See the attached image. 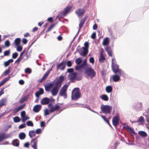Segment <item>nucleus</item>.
<instances>
[{
	"instance_id": "13d9d810",
	"label": "nucleus",
	"mask_w": 149,
	"mask_h": 149,
	"mask_svg": "<svg viewBox=\"0 0 149 149\" xmlns=\"http://www.w3.org/2000/svg\"><path fill=\"white\" fill-rule=\"evenodd\" d=\"M96 36V34L95 32H93L92 33L91 36V38L92 39H94L95 38Z\"/></svg>"
},
{
	"instance_id": "a211bd4d",
	"label": "nucleus",
	"mask_w": 149,
	"mask_h": 149,
	"mask_svg": "<svg viewBox=\"0 0 149 149\" xmlns=\"http://www.w3.org/2000/svg\"><path fill=\"white\" fill-rule=\"evenodd\" d=\"M54 85V84L52 83H50L49 84H47L45 85V90L46 91H49L50 89Z\"/></svg>"
},
{
	"instance_id": "bb28decb",
	"label": "nucleus",
	"mask_w": 149,
	"mask_h": 149,
	"mask_svg": "<svg viewBox=\"0 0 149 149\" xmlns=\"http://www.w3.org/2000/svg\"><path fill=\"white\" fill-rule=\"evenodd\" d=\"M49 73V72H47L42 77L41 79L39 81V82L40 83H41L43 81L46 79L47 77H48Z\"/></svg>"
},
{
	"instance_id": "de8ad7c7",
	"label": "nucleus",
	"mask_w": 149,
	"mask_h": 149,
	"mask_svg": "<svg viewBox=\"0 0 149 149\" xmlns=\"http://www.w3.org/2000/svg\"><path fill=\"white\" fill-rule=\"evenodd\" d=\"M18 56V54L17 53L15 52L13 53L12 55V58L14 59L16 58Z\"/></svg>"
},
{
	"instance_id": "bf43d9fd",
	"label": "nucleus",
	"mask_w": 149,
	"mask_h": 149,
	"mask_svg": "<svg viewBox=\"0 0 149 149\" xmlns=\"http://www.w3.org/2000/svg\"><path fill=\"white\" fill-rule=\"evenodd\" d=\"M26 127V125L25 123L21 124L19 126V129H22Z\"/></svg>"
},
{
	"instance_id": "49530a36",
	"label": "nucleus",
	"mask_w": 149,
	"mask_h": 149,
	"mask_svg": "<svg viewBox=\"0 0 149 149\" xmlns=\"http://www.w3.org/2000/svg\"><path fill=\"white\" fill-rule=\"evenodd\" d=\"M54 25L52 24L50 26L47 30V32H48L50 31L54 26Z\"/></svg>"
},
{
	"instance_id": "2f4dec72",
	"label": "nucleus",
	"mask_w": 149,
	"mask_h": 149,
	"mask_svg": "<svg viewBox=\"0 0 149 149\" xmlns=\"http://www.w3.org/2000/svg\"><path fill=\"white\" fill-rule=\"evenodd\" d=\"M106 90L107 93H110L112 91V87L111 86H108L106 87Z\"/></svg>"
},
{
	"instance_id": "7c9ffc66",
	"label": "nucleus",
	"mask_w": 149,
	"mask_h": 149,
	"mask_svg": "<svg viewBox=\"0 0 149 149\" xmlns=\"http://www.w3.org/2000/svg\"><path fill=\"white\" fill-rule=\"evenodd\" d=\"M20 39L19 38H16L14 42L15 45V46H18L20 44Z\"/></svg>"
},
{
	"instance_id": "393cba45",
	"label": "nucleus",
	"mask_w": 149,
	"mask_h": 149,
	"mask_svg": "<svg viewBox=\"0 0 149 149\" xmlns=\"http://www.w3.org/2000/svg\"><path fill=\"white\" fill-rule=\"evenodd\" d=\"M125 128L127 131H129L131 133L135 134V132L134 130L133 129H132L131 127H129L127 125L124 127Z\"/></svg>"
},
{
	"instance_id": "a18cd8bd",
	"label": "nucleus",
	"mask_w": 149,
	"mask_h": 149,
	"mask_svg": "<svg viewBox=\"0 0 149 149\" xmlns=\"http://www.w3.org/2000/svg\"><path fill=\"white\" fill-rule=\"evenodd\" d=\"M22 118V122H24L26 120L29 119L30 118L29 117L26 116H24Z\"/></svg>"
},
{
	"instance_id": "680f3d73",
	"label": "nucleus",
	"mask_w": 149,
	"mask_h": 149,
	"mask_svg": "<svg viewBox=\"0 0 149 149\" xmlns=\"http://www.w3.org/2000/svg\"><path fill=\"white\" fill-rule=\"evenodd\" d=\"M19 83L20 84L23 85L24 84V81L23 80L21 79L19 81Z\"/></svg>"
},
{
	"instance_id": "37998d69",
	"label": "nucleus",
	"mask_w": 149,
	"mask_h": 149,
	"mask_svg": "<svg viewBox=\"0 0 149 149\" xmlns=\"http://www.w3.org/2000/svg\"><path fill=\"white\" fill-rule=\"evenodd\" d=\"M81 65L83 68L85 69V66H87L86 60Z\"/></svg>"
},
{
	"instance_id": "4be33fe9",
	"label": "nucleus",
	"mask_w": 149,
	"mask_h": 149,
	"mask_svg": "<svg viewBox=\"0 0 149 149\" xmlns=\"http://www.w3.org/2000/svg\"><path fill=\"white\" fill-rule=\"evenodd\" d=\"M110 40L109 38L106 37L103 40L102 45L104 46L108 45L109 43Z\"/></svg>"
},
{
	"instance_id": "72a5a7b5",
	"label": "nucleus",
	"mask_w": 149,
	"mask_h": 149,
	"mask_svg": "<svg viewBox=\"0 0 149 149\" xmlns=\"http://www.w3.org/2000/svg\"><path fill=\"white\" fill-rule=\"evenodd\" d=\"M139 134L141 136L143 137H146L147 136V133L143 131H140L139 132Z\"/></svg>"
},
{
	"instance_id": "e433bc0d",
	"label": "nucleus",
	"mask_w": 149,
	"mask_h": 149,
	"mask_svg": "<svg viewBox=\"0 0 149 149\" xmlns=\"http://www.w3.org/2000/svg\"><path fill=\"white\" fill-rule=\"evenodd\" d=\"M25 104H24L23 105L20 106L17 108V111H18L22 109L25 107Z\"/></svg>"
},
{
	"instance_id": "ea45409f",
	"label": "nucleus",
	"mask_w": 149,
	"mask_h": 149,
	"mask_svg": "<svg viewBox=\"0 0 149 149\" xmlns=\"http://www.w3.org/2000/svg\"><path fill=\"white\" fill-rule=\"evenodd\" d=\"M25 72L26 73L30 74L31 72V70L30 68H27L25 70Z\"/></svg>"
},
{
	"instance_id": "3c124183",
	"label": "nucleus",
	"mask_w": 149,
	"mask_h": 149,
	"mask_svg": "<svg viewBox=\"0 0 149 149\" xmlns=\"http://www.w3.org/2000/svg\"><path fill=\"white\" fill-rule=\"evenodd\" d=\"M144 118L143 116H141L139 119L138 122L142 123V122H144Z\"/></svg>"
},
{
	"instance_id": "c9c22d12",
	"label": "nucleus",
	"mask_w": 149,
	"mask_h": 149,
	"mask_svg": "<svg viewBox=\"0 0 149 149\" xmlns=\"http://www.w3.org/2000/svg\"><path fill=\"white\" fill-rule=\"evenodd\" d=\"M83 52H82L83 56H86L88 53V49L85 48L83 47Z\"/></svg>"
},
{
	"instance_id": "cd10ccee",
	"label": "nucleus",
	"mask_w": 149,
	"mask_h": 149,
	"mask_svg": "<svg viewBox=\"0 0 149 149\" xmlns=\"http://www.w3.org/2000/svg\"><path fill=\"white\" fill-rule=\"evenodd\" d=\"M29 137L32 138L36 136V132L34 130H31L29 132Z\"/></svg>"
},
{
	"instance_id": "9d476101",
	"label": "nucleus",
	"mask_w": 149,
	"mask_h": 149,
	"mask_svg": "<svg viewBox=\"0 0 149 149\" xmlns=\"http://www.w3.org/2000/svg\"><path fill=\"white\" fill-rule=\"evenodd\" d=\"M9 137V136L4 133L0 134V142Z\"/></svg>"
},
{
	"instance_id": "79ce46f5",
	"label": "nucleus",
	"mask_w": 149,
	"mask_h": 149,
	"mask_svg": "<svg viewBox=\"0 0 149 149\" xmlns=\"http://www.w3.org/2000/svg\"><path fill=\"white\" fill-rule=\"evenodd\" d=\"M26 125L29 126H33V124L32 122L31 121H28L26 123Z\"/></svg>"
},
{
	"instance_id": "58836bf2",
	"label": "nucleus",
	"mask_w": 149,
	"mask_h": 149,
	"mask_svg": "<svg viewBox=\"0 0 149 149\" xmlns=\"http://www.w3.org/2000/svg\"><path fill=\"white\" fill-rule=\"evenodd\" d=\"M14 121L15 123H17L20 121V119L17 116H15L13 118Z\"/></svg>"
},
{
	"instance_id": "dca6fc26",
	"label": "nucleus",
	"mask_w": 149,
	"mask_h": 149,
	"mask_svg": "<svg viewBox=\"0 0 149 149\" xmlns=\"http://www.w3.org/2000/svg\"><path fill=\"white\" fill-rule=\"evenodd\" d=\"M49 101L50 99L49 98L45 97L41 100V103L42 104L45 105L48 104Z\"/></svg>"
},
{
	"instance_id": "2eb2a0df",
	"label": "nucleus",
	"mask_w": 149,
	"mask_h": 149,
	"mask_svg": "<svg viewBox=\"0 0 149 149\" xmlns=\"http://www.w3.org/2000/svg\"><path fill=\"white\" fill-rule=\"evenodd\" d=\"M121 75H119L118 74L113 75L112 77V79L113 81L117 82L120 80V77Z\"/></svg>"
},
{
	"instance_id": "c85d7f7f",
	"label": "nucleus",
	"mask_w": 149,
	"mask_h": 149,
	"mask_svg": "<svg viewBox=\"0 0 149 149\" xmlns=\"http://www.w3.org/2000/svg\"><path fill=\"white\" fill-rule=\"evenodd\" d=\"M12 144L14 146H18L19 145V141L17 139H15L13 141Z\"/></svg>"
},
{
	"instance_id": "6ab92c4d",
	"label": "nucleus",
	"mask_w": 149,
	"mask_h": 149,
	"mask_svg": "<svg viewBox=\"0 0 149 149\" xmlns=\"http://www.w3.org/2000/svg\"><path fill=\"white\" fill-rule=\"evenodd\" d=\"M41 106L40 105L38 104L34 106L33 110L35 112H38L41 109Z\"/></svg>"
},
{
	"instance_id": "20e7f679",
	"label": "nucleus",
	"mask_w": 149,
	"mask_h": 149,
	"mask_svg": "<svg viewBox=\"0 0 149 149\" xmlns=\"http://www.w3.org/2000/svg\"><path fill=\"white\" fill-rule=\"evenodd\" d=\"M100 109L103 113L110 114L111 113V110L112 109V107L107 105H102L101 106Z\"/></svg>"
},
{
	"instance_id": "9b49d317",
	"label": "nucleus",
	"mask_w": 149,
	"mask_h": 149,
	"mask_svg": "<svg viewBox=\"0 0 149 149\" xmlns=\"http://www.w3.org/2000/svg\"><path fill=\"white\" fill-rule=\"evenodd\" d=\"M65 65L64 64V62L63 61L57 65V69H59L60 70H63L65 69Z\"/></svg>"
},
{
	"instance_id": "0e129e2a",
	"label": "nucleus",
	"mask_w": 149,
	"mask_h": 149,
	"mask_svg": "<svg viewBox=\"0 0 149 149\" xmlns=\"http://www.w3.org/2000/svg\"><path fill=\"white\" fill-rule=\"evenodd\" d=\"M38 91L41 95L44 93V90L42 88H40Z\"/></svg>"
},
{
	"instance_id": "4468645a",
	"label": "nucleus",
	"mask_w": 149,
	"mask_h": 149,
	"mask_svg": "<svg viewBox=\"0 0 149 149\" xmlns=\"http://www.w3.org/2000/svg\"><path fill=\"white\" fill-rule=\"evenodd\" d=\"M87 18V17L86 16H85L83 19L81 20L79 24V31L84 25Z\"/></svg>"
},
{
	"instance_id": "f257e3e1",
	"label": "nucleus",
	"mask_w": 149,
	"mask_h": 149,
	"mask_svg": "<svg viewBox=\"0 0 149 149\" xmlns=\"http://www.w3.org/2000/svg\"><path fill=\"white\" fill-rule=\"evenodd\" d=\"M81 94L79 88H74L72 91L71 93V99L72 100H77L81 97Z\"/></svg>"
},
{
	"instance_id": "09e8293b",
	"label": "nucleus",
	"mask_w": 149,
	"mask_h": 149,
	"mask_svg": "<svg viewBox=\"0 0 149 149\" xmlns=\"http://www.w3.org/2000/svg\"><path fill=\"white\" fill-rule=\"evenodd\" d=\"M84 47H83L88 49V48H89V43L88 42H86L84 43Z\"/></svg>"
},
{
	"instance_id": "4d7b16f0",
	"label": "nucleus",
	"mask_w": 149,
	"mask_h": 149,
	"mask_svg": "<svg viewBox=\"0 0 149 149\" xmlns=\"http://www.w3.org/2000/svg\"><path fill=\"white\" fill-rule=\"evenodd\" d=\"M89 61L90 63L93 64L94 62V58L93 57H91L89 58Z\"/></svg>"
},
{
	"instance_id": "6e6552de",
	"label": "nucleus",
	"mask_w": 149,
	"mask_h": 149,
	"mask_svg": "<svg viewBox=\"0 0 149 149\" xmlns=\"http://www.w3.org/2000/svg\"><path fill=\"white\" fill-rule=\"evenodd\" d=\"M119 118L118 116H116L113 117L112 119L113 125L116 127L119 123Z\"/></svg>"
},
{
	"instance_id": "f3484780",
	"label": "nucleus",
	"mask_w": 149,
	"mask_h": 149,
	"mask_svg": "<svg viewBox=\"0 0 149 149\" xmlns=\"http://www.w3.org/2000/svg\"><path fill=\"white\" fill-rule=\"evenodd\" d=\"M7 100L6 98H3L0 100V108L3 106L6 105Z\"/></svg>"
},
{
	"instance_id": "f03ea898",
	"label": "nucleus",
	"mask_w": 149,
	"mask_h": 149,
	"mask_svg": "<svg viewBox=\"0 0 149 149\" xmlns=\"http://www.w3.org/2000/svg\"><path fill=\"white\" fill-rule=\"evenodd\" d=\"M114 59L112 58V70L115 74H118L119 75H122L123 72L122 70L119 68V66L113 62Z\"/></svg>"
},
{
	"instance_id": "ddd939ff",
	"label": "nucleus",
	"mask_w": 149,
	"mask_h": 149,
	"mask_svg": "<svg viewBox=\"0 0 149 149\" xmlns=\"http://www.w3.org/2000/svg\"><path fill=\"white\" fill-rule=\"evenodd\" d=\"M69 10H65L64 11L60 13L58 15L57 17H58L62 18L66 16Z\"/></svg>"
},
{
	"instance_id": "412c9836",
	"label": "nucleus",
	"mask_w": 149,
	"mask_h": 149,
	"mask_svg": "<svg viewBox=\"0 0 149 149\" xmlns=\"http://www.w3.org/2000/svg\"><path fill=\"white\" fill-rule=\"evenodd\" d=\"M77 73L74 72L69 75L70 79L71 81H72L74 80L77 77Z\"/></svg>"
},
{
	"instance_id": "6e6d98bb",
	"label": "nucleus",
	"mask_w": 149,
	"mask_h": 149,
	"mask_svg": "<svg viewBox=\"0 0 149 149\" xmlns=\"http://www.w3.org/2000/svg\"><path fill=\"white\" fill-rule=\"evenodd\" d=\"M4 88H2L1 89V90L0 91V96H1L4 93Z\"/></svg>"
},
{
	"instance_id": "774afa93",
	"label": "nucleus",
	"mask_w": 149,
	"mask_h": 149,
	"mask_svg": "<svg viewBox=\"0 0 149 149\" xmlns=\"http://www.w3.org/2000/svg\"><path fill=\"white\" fill-rule=\"evenodd\" d=\"M49 111L47 109H46L45 111V116L49 115Z\"/></svg>"
},
{
	"instance_id": "69168bd1",
	"label": "nucleus",
	"mask_w": 149,
	"mask_h": 149,
	"mask_svg": "<svg viewBox=\"0 0 149 149\" xmlns=\"http://www.w3.org/2000/svg\"><path fill=\"white\" fill-rule=\"evenodd\" d=\"M28 41L26 38H24L22 39V42L24 44H26L27 43Z\"/></svg>"
},
{
	"instance_id": "0eeeda50",
	"label": "nucleus",
	"mask_w": 149,
	"mask_h": 149,
	"mask_svg": "<svg viewBox=\"0 0 149 149\" xmlns=\"http://www.w3.org/2000/svg\"><path fill=\"white\" fill-rule=\"evenodd\" d=\"M61 87L55 84V86L51 90V93L53 96H54L57 95Z\"/></svg>"
},
{
	"instance_id": "a878e982",
	"label": "nucleus",
	"mask_w": 149,
	"mask_h": 149,
	"mask_svg": "<svg viewBox=\"0 0 149 149\" xmlns=\"http://www.w3.org/2000/svg\"><path fill=\"white\" fill-rule=\"evenodd\" d=\"M105 50L107 52V53L109 56H112V53L111 49L110 47H107L105 48Z\"/></svg>"
},
{
	"instance_id": "c756f323",
	"label": "nucleus",
	"mask_w": 149,
	"mask_h": 149,
	"mask_svg": "<svg viewBox=\"0 0 149 149\" xmlns=\"http://www.w3.org/2000/svg\"><path fill=\"white\" fill-rule=\"evenodd\" d=\"M106 60V58L103 55L102 53L101 52L100 53V56L99 58V61L100 62H103L105 60Z\"/></svg>"
},
{
	"instance_id": "8fccbe9b",
	"label": "nucleus",
	"mask_w": 149,
	"mask_h": 149,
	"mask_svg": "<svg viewBox=\"0 0 149 149\" xmlns=\"http://www.w3.org/2000/svg\"><path fill=\"white\" fill-rule=\"evenodd\" d=\"M10 53V50H6L4 52V55L5 56H8Z\"/></svg>"
},
{
	"instance_id": "b1692460",
	"label": "nucleus",
	"mask_w": 149,
	"mask_h": 149,
	"mask_svg": "<svg viewBox=\"0 0 149 149\" xmlns=\"http://www.w3.org/2000/svg\"><path fill=\"white\" fill-rule=\"evenodd\" d=\"M60 108V106L56 104L55 107H53L51 109H50L49 110V111L52 113L54 112L55 111H56Z\"/></svg>"
},
{
	"instance_id": "1a4fd4ad",
	"label": "nucleus",
	"mask_w": 149,
	"mask_h": 149,
	"mask_svg": "<svg viewBox=\"0 0 149 149\" xmlns=\"http://www.w3.org/2000/svg\"><path fill=\"white\" fill-rule=\"evenodd\" d=\"M64 77L63 76H61L59 77L58 79L56 81L55 84L61 87V83L64 81Z\"/></svg>"
},
{
	"instance_id": "4c0bfd02",
	"label": "nucleus",
	"mask_w": 149,
	"mask_h": 149,
	"mask_svg": "<svg viewBox=\"0 0 149 149\" xmlns=\"http://www.w3.org/2000/svg\"><path fill=\"white\" fill-rule=\"evenodd\" d=\"M82 61L80 58H79L76 59L75 61V63L78 65H79L81 62Z\"/></svg>"
},
{
	"instance_id": "f704fd0d",
	"label": "nucleus",
	"mask_w": 149,
	"mask_h": 149,
	"mask_svg": "<svg viewBox=\"0 0 149 149\" xmlns=\"http://www.w3.org/2000/svg\"><path fill=\"white\" fill-rule=\"evenodd\" d=\"M101 98L103 100L105 101H107L109 98L106 95L103 94L101 96Z\"/></svg>"
},
{
	"instance_id": "603ef678",
	"label": "nucleus",
	"mask_w": 149,
	"mask_h": 149,
	"mask_svg": "<svg viewBox=\"0 0 149 149\" xmlns=\"http://www.w3.org/2000/svg\"><path fill=\"white\" fill-rule=\"evenodd\" d=\"M17 46V50L18 51L20 52L22 50V47L21 46L19 45Z\"/></svg>"
},
{
	"instance_id": "864d4df0",
	"label": "nucleus",
	"mask_w": 149,
	"mask_h": 149,
	"mask_svg": "<svg viewBox=\"0 0 149 149\" xmlns=\"http://www.w3.org/2000/svg\"><path fill=\"white\" fill-rule=\"evenodd\" d=\"M66 65L68 67H70L72 65L71 62L70 61H69L66 62Z\"/></svg>"
},
{
	"instance_id": "f8f14e48",
	"label": "nucleus",
	"mask_w": 149,
	"mask_h": 149,
	"mask_svg": "<svg viewBox=\"0 0 149 149\" xmlns=\"http://www.w3.org/2000/svg\"><path fill=\"white\" fill-rule=\"evenodd\" d=\"M85 12L84 10H77L75 11L76 14L79 17H81Z\"/></svg>"
},
{
	"instance_id": "a19ab883",
	"label": "nucleus",
	"mask_w": 149,
	"mask_h": 149,
	"mask_svg": "<svg viewBox=\"0 0 149 149\" xmlns=\"http://www.w3.org/2000/svg\"><path fill=\"white\" fill-rule=\"evenodd\" d=\"M10 67H9L8 68V69L7 70H6L4 72V76H6L8 75L9 73L10 72Z\"/></svg>"
},
{
	"instance_id": "aec40b11",
	"label": "nucleus",
	"mask_w": 149,
	"mask_h": 149,
	"mask_svg": "<svg viewBox=\"0 0 149 149\" xmlns=\"http://www.w3.org/2000/svg\"><path fill=\"white\" fill-rule=\"evenodd\" d=\"M135 107L137 110L140 111L142 107V103L141 102H138L135 105Z\"/></svg>"
},
{
	"instance_id": "e2e57ef3",
	"label": "nucleus",
	"mask_w": 149,
	"mask_h": 149,
	"mask_svg": "<svg viewBox=\"0 0 149 149\" xmlns=\"http://www.w3.org/2000/svg\"><path fill=\"white\" fill-rule=\"evenodd\" d=\"M25 111H22L21 113V115L22 118L24 116H25Z\"/></svg>"
},
{
	"instance_id": "c03bdc74",
	"label": "nucleus",
	"mask_w": 149,
	"mask_h": 149,
	"mask_svg": "<svg viewBox=\"0 0 149 149\" xmlns=\"http://www.w3.org/2000/svg\"><path fill=\"white\" fill-rule=\"evenodd\" d=\"M75 69L76 70H80L81 68H83L81 66V65H77L75 66Z\"/></svg>"
},
{
	"instance_id": "423d86ee",
	"label": "nucleus",
	"mask_w": 149,
	"mask_h": 149,
	"mask_svg": "<svg viewBox=\"0 0 149 149\" xmlns=\"http://www.w3.org/2000/svg\"><path fill=\"white\" fill-rule=\"evenodd\" d=\"M68 88V86L65 85L62 88L59 93L60 95L61 96H63L65 98L67 97L66 92Z\"/></svg>"
},
{
	"instance_id": "5fc2aeb1",
	"label": "nucleus",
	"mask_w": 149,
	"mask_h": 149,
	"mask_svg": "<svg viewBox=\"0 0 149 149\" xmlns=\"http://www.w3.org/2000/svg\"><path fill=\"white\" fill-rule=\"evenodd\" d=\"M5 46L6 47H8L10 45V42L8 40H6L5 43Z\"/></svg>"
},
{
	"instance_id": "052dcab7",
	"label": "nucleus",
	"mask_w": 149,
	"mask_h": 149,
	"mask_svg": "<svg viewBox=\"0 0 149 149\" xmlns=\"http://www.w3.org/2000/svg\"><path fill=\"white\" fill-rule=\"evenodd\" d=\"M35 132H36V133L37 134H40L41 132V130L40 129H38L36 130Z\"/></svg>"
},
{
	"instance_id": "7ed1b4c3",
	"label": "nucleus",
	"mask_w": 149,
	"mask_h": 149,
	"mask_svg": "<svg viewBox=\"0 0 149 149\" xmlns=\"http://www.w3.org/2000/svg\"><path fill=\"white\" fill-rule=\"evenodd\" d=\"M85 73L88 76L91 77V78L94 77L96 74L95 72L91 67H89L86 69L85 71Z\"/></svg>"
},
{
	"instance_id": "338daca9",
	"label": "nucleus",
	"mask_w": 149,
	"mask_h": 149,
	"mask_svg": "<svg viewBox=\"0 0 149 149\" xmlns=\"http://www.w3.org/2000/svg\"><path fill=\"white\" fill-rule=\"evenodd\" d=\"M26 98L25 97H24L23 98H22L21 99V100L19 101V102L20 103H22V102H24V101H25L26 100Z\"/></svg>"
},
{
	"instance_id": "473e14b6",
	"label": "nucleus",
	"mask_w": 149,
	"mask_h": 149,
	"mask_svg": "<svg viewBox=\"0 0 149 149\" xmlns=\"http://www.w3.org/2000/svg\"><path fill=\"white\" fill-rule=\"evenodd\" d=\"M26 134L24 132H21L19 135V137L20 139H24L26 137Z\"/></svg>"
},
{
	"instance_id": "5701e85b",
	"label": "nucleus",
	"mask_w": 149,
	"mask_h": 149,
	"mask_svg": "<svg viewBox=\"0 0 149 149\" xmlns=\"http://www.w3.org/2000/svg\"><path fill=\"white\" fill-rule=\"evenodd\" d=\"M10 78V76H9L5 78L3 80H2L0 82V87L5 84L9 80Z\"/></svg>"
},
{
	"instance_id": "39448f33",
	"label": "nucleus",
	"mask_w": 149,
	"mask_h": 149,
	"mask_svg": "<svg viewBox=\"0 0 149 149\" xmlns=\"http://www.w3.org/2000/svg\"><path fill=\"white\" fill-rule=\"evenodd\" d=\"M39 136H36L33 138L31 141L30 145L34 149H37V143L38 142Z\"/></svg>"
}]
</instances>
